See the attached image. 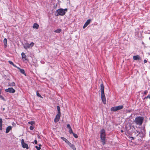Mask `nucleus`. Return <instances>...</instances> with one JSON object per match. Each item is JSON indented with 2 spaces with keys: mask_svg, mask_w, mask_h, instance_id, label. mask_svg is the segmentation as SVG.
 <instances>
[{
  "mask_svg": "<svg viewBox=\"0 0 150 150\" xmlns=\"http://www.w3.org/2000/svg\"><path fill=\"white\" fill-rule=\"evenodd\" d=\"M105 131L103 129H101L100 132V137L101 141L103 142V145L105 143Z\"/></svg>",
  "mask_w": 150,
  "mask_h": 150,
  "instance_id": "1",
  "label": "nucleus"
},
{
  "mask_svg": "<svg viewBox=\"0 0 150 150\" xmlns=\"http://www.w3.org/2000/svg\"><path fill=\"white\" fill-rule=\"evenodd\" d=\"M66 13L65 11H64L63 9L61 8L57 10L56 11V14L55 15L56 16H63Z\"/></svg>",
  "mask_w": 150,
  "mask_h": 150,
  "instance_id": "2",
  "label": "nucleus"
},
{
  "mask_svg": "<svg viewBox=\"0 0 150 150\" xmlns=\"http://www.w3.org/2000/svg\"><path fill=\"white\" fill-rule=\"evenodd\" d=\"M143 117H138L135 118L134 121L137 124L141 125L143 122Z\"/></svg>",
  "mask_w": 150,
  "mask_h": 150,
  "instance_id": "3",
  "label": "nucleus"
},
{
  "mask_svg": "<svg viewBox=\"0 0 150 150\" xmlns=\"http://www.w3.org/2000/svg\"><path fill=\"white\" fill-rule=\"evenodd\" d=\"M122 105L118 106H117L111 108V110L113 111H116L118 110L121 109L123 108Z\"/></svg>",
  "mask_w": 150,
  "mask_h": 150,
  "instance_id": "4",
  "label": "nucleus"
},
{
  "mask_svg": "<svg viewBox=\"0 0 150 150\" xmlns=\"http://www.w3.org/2000/svg\"><path fill=\"white\" fill-rule=\"evenodd\" d=\"M21 144L22 147L23 148H26L27 149H28L29 147L27 144H26L25 143L24 140L23 139H22L21 140Z\"/></svg>",
  "mask_w": 150,
  "mask_h": 150,
  "instance_id": "5",
  "label": "nucleus"
},
{
  "mask_svg": "<svg viewBox=\"0 0 150 150\" xmlns=\"http://www.w3.org/2000/svg\"><path fill=\"white\" fill-rule=\"evenodd\" d=\"M60 115L61 114L57 113V114L54 119V122H57L59 121L60 117Z\"/></svg>",
  "mask_w": 150,
  "mask_h": 150,
  "instance_id": "6",
  "label": "nucleus"
},
{
  "mask_svg": "<svg viewBox=\"0 0 150 150\" xmlns=\"http://www.w3.org/2000/svg\"><path fill=\"white\" fill-rule=\"evenodd\" d=\"M5 91L6 92H8L11 93H14L15 92V90L12 88H9L6 89Z\"/></svg>",
  "mask_w": 150,
  "mask_h": 150,
  "instance_id": "7",
  "label": "nucleus"
},
{
  "mask_svg": "<svg viewBox=\"0 0 150 150\" xmlns=\"http://www.w3.org/2000/svg\"><path fill=\"white\" fill-rule=\"evenodd\" d=\"M102 100L104 104H105L106 103V98L105 94H101Z\"/></svg>",
  "mask_w": 150,
  "mask_h": 150,
  "instance_id": "8",
  "label": "nucleus"
},
{
  "mask_svg": "<svg viewBox=\"0 0 150 150\" xmlns=\"http://www.w3.org/2000/svg\"><path fill=\"white\" fill-rule=\"evenodd\" d=\"M100 91L101 94H104V87L103 83H102L100 85Z\"/></svg>",
  "mask_w": 150,
  "mask_h": 150,
  "instance_id": "9",
  "label": "nucleus"
},
{
  "mask_svg": "<svg viewBox=\"0 0 150 150\" xmlns=\"http://www.w3.org/2000/svg\"><path fill=\"white\" fill-rule=\"evenodd\" d=\"M133 59L134 60H137L141 59V57L139 55H137L133 57Z\"/></svg>",
  "mask_w": 150,
  "mask_h": 150,
  "instance_id": "10",
  "label": "nucleus"
},
{
  "mask_svg": "<svg viewBox=\"0 0 150 150\" xmlns=\"http://www.w3.org/2000/svg\"><path fill=\"white\" fill-rule=\"evenodd\" d=\"M68 145L70 146L73 150H76V148L75 146L74 145L71 144L70 142Z\"/></svg>",
  "mask_w": 150,
  "mask_h": 150,
  "instance_id": "11",
  "label": "nucleus"
},
{
  "mask_svg": "<svg viewBox=\"0 0 150 150\" xmlns=\"http://www.w3.org/2000/svg\"><path fill=\"white\" fill-rule=\"evenodd\" d=\"M11 126H9L7 127L6 129V133H8L10 131L11 129Z\"/></svg>",
  "mask_w": 150,
  "mask_h": 150,
  "instance_id": "12",
  "label": "nucleus"
},
{
  "mask_svg": "<svg viewBox=\"0 0 150 150\" xmlns=\"http://www.w3.org/2000/svg\"><path fill=\"white\" fill-rule=\"evenodd\" d=\"M39 27V25L36 23H34L33 26V28H36L38 29V28Z\"/></svg>",
  "mask_w": 150,
  "mask_h": 150,
  "instance_id": "13",
  "label": "nucleus"
},
{
  "mask_svg": "<svg viewBox=\"0 0 150 150\" xmlns=\"http://www.w3.org/2000/svg\"><path fill=\"white\" fill-rule=\"evenodd\" d=\"M61 138L64 141H65V142H66L68 144L70 142L67 139L64 137H61Z\"/></svg>",
  "mask_w": 150,
  "mask_h": 150,
  "instance_id": "14",
  "label": "nucleus"
},
{
  "mask_svg": "<svg viewBox=\"0 0 150 150\" xmlns=\"http://www.w3.org/2000/svg\"><path fill=\"white\" fill-rule=\"evenodd\" d=\"M18 68L20 70V72L21 73H22V74L25 75V76H26V74L25 73V71H24V69H20L19 67H18Z\"/></svg>",
  "mask_w": 150,
  "mask_h": 150,
  "instance_id": "15",
  "label": "nucleus"
},
{
  "mask_svg": "<svg viewBox=\"0 0 150 150\" xmlns=\"http://www.w3.org/2000/svg\"><path fill=\"white\" fill-rule=\"evenodd\" d=\"M24 47L25 49L29 48L30 47L29 45V44L28 43H26L25 44L24 46Z\"/></svg>",
  "mask_w": 150,
  "mask_h": 150,
  "instance_id": "16",
  "label": "nucleus"
},
{
  "mask_svg": "<svg viewBox=\"0 0 150 150\" xmlns=\"http://www.w3.org/2000/svg\"><path fill=\"white\" fill-rule=\"evenodd\" d=\"M8 86H14L15 85V83L13 82H9L8 83Z\"/></svg>",
  "mask_w": 150,
  "mask_h": 150,
  "instance_id": "17",
  "label": "nucleus"
},
{
  "mask_svg": "<svg viewBox=\"0 0 150 150\" xmlns=\"http://www.w3.org/2000/svg\"><path fill=\"white\" fill-rule=\"evenodd\" d=\"M4 45L6 47L7 45V40L6 38H4Z\"/></svg>",
  "mask_w": 150,
  "mask_h": 150,
  "instance_id": "18",
  "label": "nucleus"
},
{
  "mask_svg": "<svg viewBox=\"0 0 150 150\" xmlns=\"http://www.w3.org/2000/svg\"><path fill=\"white\" fill-rule=\"evenodd\" d=\"M61 31V29L60 28H58L57 29L55 30L54 32L57 33H60Z\"/></svg>",
  "mask_w": 150,
  "mask_h": 150,
  "instance_id": "19",
  "label": "nucleus"
},
{
  "mask_svg": "<svg viewBox=\"0 0 150 150\" xmlns=\"http://www.w3.org/2000/svg\"><path fill=\"white\" fill-rule=\"evenodd\" d=\"M2 120L1 119H0V130H2Z\"/></svg>",
  "mask_w": 150,
  "mask_h": 150,
  "instance_id": "20",
  "label": "nucleus"
},
{
  "mask_svg": "<svg viewBox=\"0 0 150 150\" xmlns=\"http://www.w3.org/2000/svg\"><path fill=\"white\" fill-rule=\"evenodd\" d=\"M8 63L11 64L13 65V66H14L15 67H17L16 65L14 64L11 61H8Z\"/></svg>",
  "mask_w": 150,
  "mask_h": 150,
  "instance_id": "21",
  "label": "nucleus"
},
{
  "mask_svg": "<svg viewBox=\"0 0 150 150\" xmlns=\"http://www.w3.org/2000/svg\"><path fill=\"white\" fill-rule=\"evenodd\" d=\"M21 55H22V58H24L25 59V60L26 59V55L24 53L22 52L21 54Z\"/></svg>",
  "mask_w": 150,
  "mask_h": 150,
  "instance_id": "22",
  "label": "nucleus"
},
{
  "mask_svg": "<svg viewBox=\"0 0 150 150\" xmlns=\"http://www.w3.org/2000/svg\"><path fill=\"white\" fill-rule=\"evenodd\" d=\"M91 20L90 19H88L85 23V24L88 25L91 22Z\"/></svg>",
  "mask_w": 150,
  "mask_h": 150,
  "instance_id": "23",
  "label": "nucleus"
},
{
  "mask_svg": "<svg viewBox=\"0 0 150 150\" xmlns=\"http://www.w3.org/2000/svg\"><path fill=\"white\" fill-rule=\"evenodd\" d=\"M57 111H58L57 113L61 114V113H60V107L59 106H58L57 107Z\"/></svg>",
  "mask_w": 150,
  "mask_h": 150,
  "instance_id": "24",
  "label": "nucleus"
},
{
  "mask_svg": "<svg viewBox=\"0 0 150 150\" xmlns=\"http://www.w3.org/2000/svg\"><path fill=\"white\" fill-rule=\"evenodd\" d=\"M35 122L34 121H31L29 122H28V123L31 125H34L35 124Z\"/></svg>",
  "mask_w": 150,
  "mask_h": 150,
  "instance_id": "25",
  "label": "nucleus"
},
{
  "mask_svg": "<svg viewBox=\"0 0 150 150\" xmlns=\"http://www.w3.org/2000/svg\"><path fill=\"white\" fill-rule=\"evenodd\" d=\"M34 44L33 42H32L30 44H29L30 48L33 47L34 46Z\"/></svg>",
  "mask_w": 150,
  "mask_h": 150,
  "instance_id": "26",
  "label": "nucleus"
},
{
  "mask_svg": "<svg viewBox=\"0 0 150 150\" xmlns=\"http://www.w3.org/2000/svg\"><path fill=\"white\" fill-rule=\"evenodd\" d=\"M69 132L70 133V134H71L73 133L72 130V129L71 128H70L69 129Z\"/></svg>",
  "mask_w": 150,
  "mask_h": 150,
  "instance_id": "27",
  "label": "nucleus"
},
{
  "mask_svg": "<svg viewBox=\"0 0 150 150\" xmlns=\"http://www.w3.org/2000/svg\"><path fill=\"white\" fill-rule=\"evenodd\" d=\"M0 98H1V99L4 100H5V99L4 98V97L1 95V94H0Z\"/></svg>",
  "mask_w": 150,
  "mask_h": 150,
  "instance_id": "28",
  "label": "nucleus"
},
{
  "mask_svg": "<svg viewBox=\"0 0 150 150\" xmlns=\"http://www.w3.org/2000/svg\"><path fill=\"white\" fill-rule=\"evenodd\" d=\"M74 136L76 138H77L78 137L77 135L73 133Z\"/></svg>",
  "mask_w": 150,
  "mask_h": 150,
  "instance_id": "29",
  "label": "nucleus"
},
{
  "mask_svg": "<svg viewBox=\"0 0 150 150\" xmlns=\"http://www.w3.org/2000/svg\"><path fill=\"white\" fill-rule=\"evenodd\" d=\"M35 148L37 149L38 150H39L41 149V148L40 147H38L37 146H35Z\"/></svg>",
  "mask_w": 150,
  "mask_h": 150,
  "instance_id": "30",
  "label": "nucleus"
},
{
  "mask_svg": "<svg viewBox=\"0 0 150 150\" xmlns=\"http://www.w3.org/2000/svg\"><path fill=\"white\" fill-rule=\"evenodd\" d=\"M37 96H38V97H40V98H43V97L42 96L41 94H37Z\"/></svg>",
  "mask_w": 150,
  "mask_h": 150,
  "instance_id": "31",
  "label": "nucleus"
},
{
  "mask_svg": "<svg viewBox=\"0 0 150 150\" xmlns=\"http://www.w3.org/2000/svg\"><path fill=\"white\" fill-rule=\"evenodd\" d=\"M145 98H149L150 99V94H149L147 97Z\"/></svg>",
  "mask_w": 150,
  "mask_h": 150,
  "instance_id": "32",
  "label": "nucleus"
},
{
  "mask_svg": "<svg viewBox=\"0 0 150 150\" xmlns=\"http://www.w3.org/2000/svg\"><path fill=\"white\" fill-rule=\"evenodd\" d=\"M67 128H69V129L71 128L70 126V125H69V124H67Z\"/></svg>",
  "mask_w": 150,
  "mask_h": 150,
  "instance_id": "33",
  "label": "nucleus"
},
{
  "mask_svg": "<svg viewBox=\"0 0 150 150\" xmlns=\"http://www.w3.org/2000/svg\"><path fill=\"white\" fill-rule=\"evenodd\" d=\"M33 129L34 127L32 126H30V129L31 130Z\"/></svg>",
  "mask_w": 150,
  "mask_h": 150,
  "instance_id": "34",
  "label": "nucleus"
},
{
  "mask_svg": "<svg viewBox=\"0 0 150 150\" xmlns=\"http://www.w3.org/2000/svg\"><path fill=\"white\" fill-rule=\"evenodd\" d=\"M87 26V25L85 23L83 27V28H85Z\"/></svg>",
  "mask_w": 150,
  "mask_h": 150,
  "instance_id": "35",
  "label": "nucleus"
},
{
  "mask_svg": "<svg viewBox=\"0 0 150 150\" xmlns=\"http://www.w3.org/2000/svg\"><path fill=\"white\" fill-rule=\"evenodd\" d=\"M63 10H64V11L65 12H66V11H67V8H65L64 9H63Z\"/></svg>",
  "mask_w": 150,
  "mask_h": 150,
  "instance_id": "36",
  "label": "nucleus"
},
{
  "mask_svg": "<svg viewBox=\"0 0 150 150\" xmlns=\"http://www.w3.org/2000/svg\"><path fill=\"white\" fill-rule=\"evenodd\" d=\"M34 142H35V143L36 144H37V141L36 140H35V141H34Z\"/></svg>",
  "mask_w": 150,
  "mask_h": 150,
  "instance_id": "37",
  "label": "nucleus"
},
{
  "mask_svg": "<svg viewBox=\"0 0 150 150\" xmlns=\"http://www.w3.org/2000/svg\"><path fill=\"white\" fill-rule=\"evenodd\" d=\"M144 63H146L147 62V61L146 59H144Z\"/></svg>",
  "mask_w": 150,
  "mask_h": 150,
  "instance_id": "38",
  "label": "nucleus"
},
{
  "mask_svg": "<svg viewBox=\"0 0 150 150\" xmlns=\"http://www.w3.org/2000/svg\"><path fill=\"white\" fill-rule=\"evenodd\" d=\"M147 93V92L146 91H144V94H146Z\"/></svg>",
  "mask_w": 150,
  "mask_h": 150,
  "instance_id": "39",
  "label": "nucleus"
},
{
  "mask_svg": "<svg viewBox=\"0 0 150 150\" xmlns=\"http://www.w3.org/2000/svg\"><path fill=\"white\" fill-rule=\"evenodd\" d=\"M12 125H13V126H15V125H16V124H15V123H14L13 122V123H12Z\"/></svg>",
  "mask_w": 150,
  "mask_h": 150,
  "instance_id": "40",
  "label": "nucleus"
},
{
  "mask_svg": "<svg viewBox=\"0 0 150 150\" xmlns=\"http://www.w3.org/2000/svg\"><path fill=\"white\" fill-rule=\"evenodd\" d=\"M41 146V144H39V147H40V146Z\"/></svg>",
  "mask_w": 150,
  "mask_h": 150,
  "instance_id": "41",
  "label": "nucleus"
},
{
  "mask_svg": "<svg viewBox=\"0 0 150 150\" xmlns=\"http://www.w3.org/2000/svg\"><path fill=\"white\" fill-rule=\"evenodd\" d=\"M37 94H39V93H38V91H37Z\"/></svg>",
  "mask_w": 150,
  "mask_h": 150,
  "instance_id": "42",
  "label": "nucleus"
},
{
  "mask_svg": "<svg viewBox=\"0 0 150 150\" xmlns=\"http://www.w3.org/2000/svg\"><path fill=\"white\" fill-rule=\"evenodd\" d=\"M4 109H5L4 108L3 109V110H4Z\"/></svg>",
  "mask_w": 150,
  "mask_h": 150,
  "instance_id": "43",
  "label": "nucleus"
},
{
  "mask_svg": "<svg viewBox=\"0 0 150 150\" xmlns=\"http://www.w3.org/2000/svg\"><path fill=\"white\" fill-rule=\"evenodd\" d=\"M121 132H123V131L122 130H121Z\"/></svg>",
  "mask_w": 150,
  "mask_h": 150,
  "instance_id": "44",
  "label": "nucleus"
}]
</instances>
